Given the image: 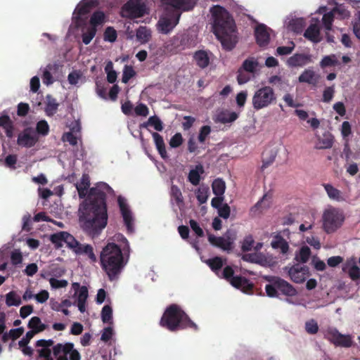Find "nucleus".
Returning a JSON list of instances; mask_svg holds the SVG:
<instances>
[{
	"label": "nucleus",
	"instance_id": "7ed1b4c3",
	"mask_svg": "<svg viewBox=\"0 0 360 360\" xmlns=\"http://www.w3.org/2000/svg\"><path fill=\"white\" fill-rule=\"evenodd\" d=\"M214 18L213 32L224 49L232 50L238 42L236 25L233 17L224 7L214 6L210 11Z\"/></svg>",
	"mask_w": 360,
	"mask_h": 360
},
{
	"label": "nucleus",
	"instance_id": "bf43d9fd",
	"mask_svg": "<svg viewBox=\"0 0 360 360\" xmlns=\"http://www.w3.org/2000/svg\"><path fill=\"white\" fill-rule=\"evenodd\" d=\"M305 330L307 333L311 335L316 334L319 330V326L314 319H311L306 322Z\"/></svg>",
	"mask_w": 360,
	"mask_h": 360
},
{
	"label": "nucleus",
	"instance_id": "f704fd0d",
	"mask_svg": "<svg viewBox=\"0 0 360 360\" xmlns=\"http://www.w3.org/2000/svg\"><path fill=\"white\" fill-rule=\"evenodd\" d=\"M238 117L236 112H221L217 116V120L220 123L226 124L234 122Z\"/></svg>",
	"mask_w": 360,
	"mask_h": 360
},
{
	"label": "nucleus",
	"instance_id": "052dcab7",
	"mask_svg": "<svg viewBox=\"0 0 360 360\" xmlns=\"http://www.w3.org/2000/svg\"><path fill=\"white\" fill-rule=\"evenodd\" d=\"M254 243L255 240L251 235L246 236L242 242L241 250L243 252L250 251L254 245Z\"/></svg>",
	"mask_w": 360,
	"mask_h": 360
},
{
	"label": "nucleus",
	"instance_id": "2eb2a0df",
	"mask_svg": "<svg viewBox=\"0 0 360 360\" xmlns=\"http://www.w3.org/2000/svg\"><path fill=\"white\" fill-rule=\"evenodd\" d=\"M72 288L75 290V295H77V307L80 312L84 313L86 311V302L88 298V289L86 286H80L79 283H72Z\"/></svg>",
	"mask_w": 360,
	"mask_h": 360
},
{
	"label": "nucleus",
	"instance_id": "3c124183",
	"mask_svg": "<svg viewBox=\"0 0 360 360\" xmlns=\"http://www.w3.org/2000/svg\"><path fill=\"white\" fill-rule=\"evenodd\" d=\"M271 198V195H269L268 193L264 194L262 198L260 200H259L253 207H252L251 211H254L255 210H259L262 207H268L269 206V200Z\"/></svg>",
	"mask_w": 360,
	"mask_h": 360
},
{
	"label": "nucleus",
	"instance_id": "0eeeda50",
	"mask_svg": "<svg viewBox=\"0 0 360 360\" xmlns=\"http://www.w3.org/2000/svg\"><path fill=\"white\" fill-rule=\"evenodd\" d=\"M276 96L270 86H264L255 91L252 97V105L255 110L268 107L276 101Z\"/></svg>",
	"mask_w": 360,
	"mask_h": 360
},
{
	"label": "nucleus",
	"instance_id": "774afa93",
	"mask_svg": "<svg viewBox=\"0 0 360 360\" xmlns=\"http://www.w3.org/2000/svg\"><path fill=\"white\" fill-rule=\"evenodd\" d=\"M183 143V137L180 133L175 134L169 141V145L172 148H178Z\"/></svg>",
	"mask_w": 360,
	"mask_h": 360
},
{
	"label": "nucleus",
	"instance_id": "f8f14e48",
	"mask_svg": "<svg viewBox=\"0 0 360 360\" xmlns=\"http://www.w3.org/2000/svg\"><path fill=\"white\" fill-rule=\"evenodd\" d=\"M38 140L35 131L32 128L27 127L18 134L17 143L22 147L32 148Z\"/></svg>",
	"mask_w": 360,
	"mask_h": 360
},
{
	"label": "nucleus",
	"instance_id": "a878e982",
	"mask_svg": "<svg viewBox=\"0 0 360 360\" xmlns=\"http://www.w3.org/2000/svg\"><path fill=\"white\" fill-rule=\"evenodd\" d=\"M323 186L328 196V198L331 200L341 202L344 201L345 198L342 195V192L338 188H335L330 184H323Z\"/></svg>",
	"mask_w": 360,
	"mask_h": 360
},
{
	"label": "nucleus",
	"instance_id": "de8ad7c7",
	"mask_svg": "<svg viewBox=\"0 0 360 360\" xmlns=\"http://www.w3.org/2000/svg\"><path fill=\"white\" fill-rule=\"evenodd\" d=\"M65 231H60L53 233L50 237V240L54 244L56 248L63 247V243L64 242Z\"/></svg>",
	"mask_w": 360,
	"mask_h": 360
},
{
	"label": "nucleus",
	"instance_id": "0e129e2a",
	"mask_svg": "<svg viewBox=\"0 0 360 360\" xmlns=\"http://www.w3.org/2000/svg\"><path fill=\"white\" fill-rule=\"evenodd\" d=\"M291 46H278L276 49V53L279 56H285L290 54L295 49V45L293 41H290Z\"/></svg>",
	"mask_w": 360,
	"mask_h": 360
},
{
	"label": "nucleus",
	"instance_id": "f3484780",
	"mask_svg": "<svg viewBox=\"0 0 360 360\" xmlns=\"http://www.w3.org/2000/svg\"><path fill=\"white\" fill-rule=\"evenodd\" d=\"M311 61L310 55L305 53H295L288 59L287 64L290 67H302Z\"/></svg>",
	"mask_w": 360,
	"mask_h": 360
},
{
	"label": "nucleus",
	"instance_id": "8fccbe9b",
	"mask_svg": "<svg viewBox=\"0 0 360 360\" xmlns=\"http://www.w3.org/2000/svg\"><path fill=\"white\" fill-rule=\"evenodd\" d=\"M331 11L334 13V15H338V17L341 19H345L349 17V11H347L345 6L342 5L335 6Z\"/></svg>",
	"mask_w": 360,
	"mask_h": 360
},
{
	"label": "nucleus",
	"instance_id": "7c9ffc66",
	"mask_svg": "<svg viewBox=\"0 0 360 360\" xmlns=\"http://www.w3.org/2000/svg\"><path fill=\"white\" fill-rule=\"evenodd\" d=\"M27 327L31 329L34 334L41 333L46 329L47 326L43 323L38 316H33L28 322Z\"/></svg>",
	"mask_w": 360,
	"mask_h": 360
},
{
	"label": "nucleus",
	"instance_id": "4d7b16f0",
	"mask_svg": "<svg viewBox=\"0 0 360 360\" xmlns=\"http://www.w3.org/2000/svg\"><path fill=\"white\" fill-rule=\"evenodd\" d=\"M36 131L39 134L46 136L49 134V126L46 120H40L37 122Z\"/></svg>",
	"mask_w": 360,
	"mask_h": 360
},
{
	"label": "nucleus",
	"instance_id": "423d86ee",
	"mask_svg": "<svg viewBox=\"0 0 360 360\" xmlns=\"http://www.w3.org/2000/svg\"><path fill=\"white\" fill-rule=\"evenodd\" d=\"M322 219L324 231L327 233H332L341 227L345 215L340 209L330 207L323 212Z\"/></svg>",
	"mask_w": 360,
	"mask_h": 360
},
{
	"label": "nucleus",
	"instance_id": "c03bdc74",
	"mask_svg": "<svg viewBox=\"0 0 360 360\" xmlns=\"http://www.w3.org/2000/svg\"><path fill=\"white\" fill-rule=\"evenodd\" d=\"M64 243H65L67 247L71 249L74 252L75 250H77L81 244L72 235L66 231H65Z\"/></svg>",
	"mask_w": 360,
	"mask_h": 360
},
{
	"label": "nucleus",
	"instance_id": "6ab92c4d",
	"mask_svg": "<svg viewBox=\"0 0 360 360\" xmlns=\"http://www.w3.org/2000/svg\"><path fill=\"white\" fill-rule=\"evenodd\" d=\"M98 3L97 0H83L77 6L75 12L78 15V18L89 13L92 9L98 6Z\"/></svg>",
	"mask_w": 360,
	"mask_h": 360
},
{
	"label": "nucleus",
	"instance_id": "a211bd4d",
	"mask_svg": "<svg viewBox=\"0 0 360 360\" xmlns=\"http://www.w3.org/2000/svg\"><path fill=\"white\" fill-rule=\"evenodd\" d=\"M304 37L313 43H319L322 38L319 25L317 23L311 24L304 31Z\"/></svg>",
	"mask_w": 360,
	"mask_h": 360
},
{
	"label": "nucleus",
	"instance_id": "b1692460",
	"mask_svg": "<svg viewBox=\"0 0 360 360\" xmlns=\"http://www.w3.org/2000/svg\"><path fill=\"white\" fill-rule=\"evenodd\" d=\"M59 103L51 95L48 94L45 101V112L47 116H53L58 110Z\"/></svg>",
	"mask_w": 360,
	"mask_h": 360
},
{
	"label": "nucleus",
	"instance_id": "72a5a7b5",
	"mask_svg": "<svg viewBox=\"0 0 360 360\" xmlns=\"http://www.w3.org/2000/svg\"><path fill=\"white\" fill-rule=\"evenodd\" d=\"M136 39L141 44L147 43L151 38V31L146 27L141 26L136 30Z\"/></svg>",
	"mask_w": 360,
	"mask_h": 360
},
{
	"label": "nucleus",
	"instance_id": "e433bc0d",
	"mask_svg": "<svg viewBox=\"0 0 360 360\" xmlns=\"http://www.w3.org/2000/svg\"><path fill=\"white\" fill-rule=\"evenodd\" d=\"M105 15L101 11H95L91 16L89 23L91 27L96 28L97 26L101 25L105 22Z\"/></svg>",
	"mask_w": 360,
	"mask_h": 360
},
{
	"label": "nucleus",
	"instance_id": "aec40b11",
	"mask_svg": "<svg viewBox=\"0 0 360 360\" xmlns=\"http://www.w3.org/2000/svg\"><path fill=\"white\" fill-rule=\"evenodd\" d=\"M229 283L232 286L245 292L251 291L253 288V284L248 278L240 276H234Z\"/></svg>",
	"mask_w": 360,
	"mask_h": 360
},
{
	"label": "nucleus",
	"instance_id": "6e6d98bb",
	"mask_svg": "<svg viewBox=\"0 0 360 360\" xmlns=\"http://www.w3.org/2000/svg\"><path fill=\"white\" fill-rule=\"evenodd\" d=\"M112 68V62H109L105 68L107 73V80L109 83L113 84L117 79V72L113 70H109Z\"/></svg>",
	"mask_w": 360,
	"mask_h": 360
},
{
	"label": "nucleus",
	"instance_id": "864d4df0",
	"mask_svg": "<svg viewBox=\"0 0 360 360\" xmlns=\"http://www.w3.org/2000/svg\"><path fill=\"white\" fill-rule=\"evenodd\" d=\"M242 259L245 262L262 264V256L257 253H247L242 256Z\"/></svg>",
	"mask_w": 360,
	"mask_h": 360
},
{
	"label": "nucleus",
	"instance_id": "338daca9",
	"mask_svg": "<svg viewBox=\"0 0 360 360\" xmlns=\"http://www.w3.org/2000/svg\"><path fill=\"white\" fill-rule=\"evenodd\" d=\"M49 283H50L51 288H55V289L65 288L68 284V283L66 280H64V279L58 280L54 278H51L49 279Z\"/></svg>",
	"mask_w": 360,
	"mask_h": 360
},
{
	"label": "nucleus",
	"instance_id": "58836bf2",
	"mask_svg": "<svg viewBox=\"0 0 360 360\" xmlns=\"http://www.w3.org/2000/svg\"><path fill=\"white\" fill-rule=\"evenodd\" d=\"M273 248L281 250V253L286 254L289 250L288 242L281 236H277L276 240L271 242Z\"/></svg>",
	"mask_w": 360,
	"mask_h": 360
},
{
	"label": "nucleus",
	"instance_id": "473e14b6",
	"mask_svg": "<svg viewBox=\"0 0 360 360\" xmlns=\"http://www.w3.org/2000/svg\"><path fill=\"white\" fill-rule=\"evenodd\" d=\"M73 347L74 344L72 342H66L65 344L58 343L53 347V354L55 356L58 357L61 353L67 356Z\"/></svg>",
	"mask_w": 360,
	"mask_h": 360
},
{
	"label": "nucleus",
	"instance_id": "ddd939ff",
	"mask_svg": "<svg viewBox=\"0 0 360 360\" xmlns=\"http://www.w3.org/2000/svg\"><path fill=\"white\" fill-rule=\"evenodd\" d=\"M266 280L274 284L278 290L285 295L292 297L297 294L296 289L288 281L280 277L270 276Z\"/></svg>",
	"mask_w": 360,
	"mask_h": 360
},
{
	"label": "nucleus",
	"instance_id": "39448f33",
	"mask_svg": "<svg viewBox=\"0 0 360 360\" xmlns=\"http://www.w3.org/2000/svg\"><path fill=\"white\" fill-rule=\"evenodd\" d=\"M160 326L171 332H176L186 328L198 330V326L189 318L188 314L176 304H172L165 310Z\"/></svg>",
	"mask_w": 360,
	"mask_h": 360
},
{
	"label": "nucleus",
	"instance_id": "c756f323",
	"mask_svg": "<svg viewBox=\"0 0 360 360\" xmlns=\"http://www.w3.org/2000/svg\"><path fill=\"white\" fill-rule=\"evenodd\" d=\"M152 136L154 139L155 146L161 158L162 159L167 158L168 156L162 136L158 132H152Z\"/></svg>",
	"mask_w": 360,
	"mask_h": 360
},
{
	"label": "nucleus",
	"instance_id": "cd10ccee",
	"mask_svg": "<svg viewBox=\"0 0 360 360\" xmlns=\"http://www.w3.org/2000/svg\"><path fill=\"white\" fill-rule=\"evenodd\" d=\"M204 172V167L202 165H196L195 168L191 169L188 173V181L193 186H198L200 181V174H202Z\"/></svg>",
	"mask_w": 360,
	"mask_h": 360
},
{
	"label": "nucleus",
	"instance_id": "a18cd8bd",
	"mask_svg": "<svg viewBox=\"0 0 360 360\" xmlns=\"http://www.w3.org/2000/svg\"><path fill=\"white\" fill-rule=\"evenodd\" d=\"M136 75V72L131 65H126L124 67L122 82L127 84L132 77Z\"/></svg>",
	"mask_w": 360,
	"mask_h": 360
},
{
	"label": "nucleus",
	"instance_id": "dca6fc26",
	"mask_svg": "<svg viewBox=\"0 0 360 360\" xmlns=\"http://www.w3.org/2000/svg\"><path fill=\"white\" fill-rule=\"evenodd\" d=\"M256 42L259 46H266L270 41V34L267 27L264 24L258 25L255 29Z\"/></svg>",
	"mask_w": 360,
	"mask_h": 360
},
{
	"label": "nucleus",
	"instance_id": "a19ab883",
	"mask_svg": "<svg viewBox=\"0 0 360 360\" xmlns=\"http://www.w3.org/2000/svg\"><path fill=\"white\" fill-rule=\"evenodd\" d=\"M258 65L257 60L252 57L245 60L243 63L241 68H240L242 71L245 70L248 72L253 73Z\"/></svg>",
	"mask_w": 360,
	"mask_h": 360
},
{
	"label": "nucleus",
	"instance_id": "5701e85b",
	"mask_svg": "<svg viewBox=\"0 0 360 360\" xmlns=\"http://www.w3.org/2000/svg\"><path fill=\"white\" fill-rule=\"evenodd\" d=\"M76 255H84L87 256L91 262L94 263L97 261V257L94 252V248L89 244H80L77 250H75Z\"/></svg>",
	"mask_w": 360,
	"mask_h": 360
},
{
	"label": "nucleus",
	"instance_id": "f03ea898",
	"mask_svg": "<svg viewBox=\"0 0 360 360\" xmlns=\"http://www.w3.org/2000/svg\"><path fill=\"white\" fill-rule=\"evenodd\" d=\"M117 240L122 241L121 248L114 243H108L102 250L100 255L101 266L110 281L117 278L127 263L124 254L129 253L130 248L127 239L122 234L117 236Z\"/></svg>",
	"mask_w": 360,
	"mask_h": 360
},
{
	"label": "nucleus",
	"instance_id": "4c0bfd02",
	"mask_svg": "<svg viewBox=\"0 0 360 360\" xmlns=\"http://www.w3.org/2000/svg\"><path fill=\"white\" fill-rule=\"evenodd\" d=\"M310 255V248L307 245L302 246L300 249L299 252L295 255V259L299 262L306 263L309 260Z\"/></svg>",
	"mask_w": 360,
	"mask_h": 360
},
{
	"label": "nucleus",
	"instance_id": "13d9d810",
	"mask_svg": "<svg viewBox=\"0 0 360 360\" xmlns=\"http://www.w3.org/2000/svg\"><path fill=\"white\" fill-rule=\"evenodd\" d=\"M116 30L112 27H108L104 32V39L110 42H114L117 39Z\"/></svg>",
	"mask_w": 360,
	"mask_h": 360
},
{
	"label": "nucleus",
	"instance_id": "4be33fe9",
	"mask_svg": "<svg viewBox=\"0 0 360 360\" xmlns=\"http://www.w3.org/2000/svg\"><path fill=\"white\" fill-rule=\"evenodd\" d=\"M319 77L315 72L311 69H306L299 76L298 81L301 83H307L309 84L316 85L318 82Z\"/></svg>",
	"mask_w": 360,
	"mask_h": 360
},
{
	"label": "nucleus",
	"instance_id": "49530a36",
	"mask_svg": "<svg viewBox=\"0 0 360 360\" xmlns=\"http://www.w3.org/2000/svg\"><path fill=\"white\" fill-rule=\"evenodd\" d=\"M334 18L335 15L332 11L328 12L323 15L322 23L326 31H330L332 30Z\"/></svg>",
	"mask_w": 360,
	"mask_h": 360
},
{
	"label": "nucleus",
	"instance_id": "e2e57ef3",
	"mask_svg": "<svg viewBox=\"0 0 360 360\" xmlns=\"http://www.w3.org/2000/svg\"><path fill=\"white\" fill-rule=\"evenodd\" d=\"M211 132V127L208 125L202 126L198 136V139L200 143H204L207 137Z\"/></svg>",
	"mask_w": 360,
	"mask_h": 360
},
{
	"label": "nucleus",
	"instance_id": "9d476101",
	"mask_svg": "<svg viewBox=\"0 0 360 360\" xmlns=\"http://www.w3.org/2000/svg\"><path fill=\"white\" fill-rule=\"evenodd\" d=\"M285 270L288 271L290 279L296 283H302L309 275V267L301 266L299 264H294L290 267L285 266Z\"/></svg>",
	"mask_w": 360,
	"mask_h": 360
},
{
	"label": "nucleus",
	"instance_id": "1a4fd4ad",
	"mask_svg": "<svg viewBox=\"0 0 360 360\" xmlns=\"http://www.w3.org/2000/svg\"><path fill=\"white\" fill-rule=\"evenodd\" d=\"M122 10L130 18L143 17L146 13V6L142 0H129L126 3Z\"/></svg>",
	"mask_w": 360,
	"mask_h": 360
},
{
	"label": "nucleus",
	"instance_id": "37998d69",
	"mask_svg": "<svg viewBox=\"0 0 360 360\" xmlns=\"http://www.w3.org/2000/svg\"><path fill=\"white\" fill-rule=\"evenodd\" d=\"M22 303L19 295L14 291H11L6 295V304L8 307L19 306Z\"/></svg>",
	"mask_w": 360,
	"mask_h": 360
},
{
	"label": "nucleus",
	"instance_id": "393cba45",
	"mask_svg": "<svg viewBox=\"0 0 360 360\" xmlns=\"http://www.w3.org/2000/svg\"><path fill=\"white\" fill-rule=\"evenodd\" d=\"M193 59L196 65L202 69L207 68L210 64V58L207 53L204 50L195 52Z\"/></svg>",
	"mask_w": 360,
	"mask_h": 360
},
{
	"label": "nucleus",
	"instance_id": "603ef678",
	"mask_svg": "<svg viewBox=\"0 0 360 360\" xmlns=\"http://www.w3.org/2000/svg\"><path fill=\"white\" fill-rule=\"evenodd\" d=\"M338 64V60L335 59V55L324 56L320 62V66L322 68L326 67L335 66Z\"/></svg>",
	"mask_w": 360,
	"mask_h": 360
},
{
	"label": "nucleus",
	"instance_id": "79ce46f5",
	"mask_svg": "<svg viewBox=\"0 0 360 360\" xmlns=\"http://www.w3.org/2000/svg\"><path fill=\"white\" fill-rule=\"evenodd\" d=\"M206 263L212 269V271H213L216 274H218V271H219L224 265L222 258L217 256L209 259L208 260H207Z\"/></svg>",
	"mask_w": 360,
	"mask_h": 360
},
{
	"label": "nucleus",
	"instance_id": "4468645a",
	"mask_svg": "<svg viewBox=\"0 0 360 360\" xmlns=\"http://www.w3.org/2000/svg\"><path fill=\"white\" fill-rule=\"evenodd\" d=\"M117 203L120 209L124 222L127 226L128 232L133 231V217L131 212L126 202L125 198L119 196L117 198Z\"/></svg>",
	"mask_w": 360,
	"mask_h": 360
},
{
	"label": "nucleus",
	"instance_id": "69168bd1",
	"mask_svg": "<svg viewBox=\"0 0 360 360\" xmlns=\"http://www.w3.org/2000/svg\"><path fill=\"white\" fill-rule=\"evenodd\" d=\"M335 89L333 86L326 87L323 93L322 101L329 103L333 98Z\"/></svg>",
	"mask_w": 360,
	"mask_h": 360
},
{
	"label": "nucleus",
	"instance_id": "2f4dec72",
	"mask_svg": "<svg viewBox=\"0 0 360 360\" xmlns=\"http://www.w3.org/2000/svg\"><path fill=\"white\" fill-rule=\"evenodd\" d=\"M148 126H152L158 131L163 130V124L160 119L153 115L148 118V121L140 124V128H147Z\"/></svg>",
	"mask_w": 360,
	"mask_h": 360
},
{
	"label": "nucleus",
	"instance_id": "9b49d317",
	"mask_svg": "<svg viewBox=\"0 0 360 360\" xmlns=\"http://www.w3.org/2000/svg\"><path fill=\"white\" fill-rule=\"evenodd\" d=\"M325 338L336 346L349 347L352 345L350 337L340 333L336 328H329L326 332Z\"/></svg>",
	"mask_w": 360,
	"mask_h": 360
},
{
	"label": "nucleus",
	"instance_id": "412c9836",
	"mask_svg": "<svg viewBox=\"0 0 360 360\" xmlns=\"http://www.w3.org/2000/svg\"><path fill=\"white\" fill-rule=\"evenodd\" d=\"M333 143L334 136L329 132H325L322 136L317 137L315 148L319 150L329 149L333 147Z\"/></svg>",
	"mask_w": 360,
	"mask_h": 360
},
{
	"label": "nucleus",
	"instance_id": "c85d7f7f",
	"mask_svg": "<svg viewBox=\"0 0 360 360\" xmlns=\"http://www.w3.org/2000/svg\"><path fill=\"white\" fill-rule=\"evenodd\" d=\"M0 127L5 130L7 137L12 138L13 136V123L8 115H4L0 116Z\"/></svg>",
	"mask_w": 360,
	"mask_h": 360
},
{
	"label": "nucleus",
	"instance_id": "6e6552de",
	"mask_svg": "<svg viewBox=\"0 0 360 360\" xmlns=\"http://www.w3.org/2000/svg\"><path fill=\"white\" fill-rule=\"evenodd\" d=\"M235 239L236 234L231 230H228L222 237L208 234V241L210 244L225 251H231L233 248Z\"/></svg>",
	"mask_w": 360,
	"mask_h": 360
},
{
	"label": "nucleus",
	"instance_id": "680f3d73",
	"mask_svg": "<svg viewBox=\"0 0 360 360\" xmlns=\"http://www.w3.org/2000/svg\"><path fill=\"white\" fill-rule=\"evenodd\" d=\"M196 198L200 204H204L208 198V188H199L196 193Z\"/></svg>",
	"mask_w": 360,
	"mask_h": 360
},
{
	"label": "nucleus",
	"instance_id": "5fc2aeb1",
	"mask_svg": "<svg viewBox=\"0 0 360 360\" xmlns=\"http://www.w3.org/2000/svg\"><path fill=\"white\" fill-rule=\"evenodd\" d=\"M96 33V28L89 27L86 32L82 34V41L84 44H89L93 38L95 37Z\"/></svg>",
	"mask_w": 360,
	"mask_h": 360
},
{
	"label": "nucleus",
	"instance_id": "09e8293b",
	"mask_svg": "<svg viewBox=\"0 0 360 360\" xmlns=\"http://www.w3.org/2000/svg\"><path fill=\"white\" fill-rule=\"evenodd\" d=\"M101 319L103 323H110L112 319V309L110 306L105 305L101 311Z\"/></svg>",
	"mask_w": 360,
	"mask_h": 360
},
{
	"label": "nucleus",
	"instance_id": "f257e3e1",
	"mask_svg": "<svg viewBox=\"0 0 360 360\" xmlns=\"http://www.w3.org/2000/svg\"><path fill=\"white\" fill-rule=\"evenodd\" d=\"M79 198H85L79 208V220L83 231L89 236H98L108 224L107 194L113 189L106 183L100 182L90 188V177L83 174L79 183L75 184Z\"/></svg>",
	"mask_w": 360,
	"mask_h": 360
},
{
	"label": "nucleus",
	"instance_id": "bb28decb",
	"mask_svg": "<svg viewBox=\"0 0 360 360\" xmlns=\"http://www.w3.org/2000/svg\"><path fill=\"white\" fill-rule=\"evenodd\" d=\"M342 271L347 273L352 280H360V269L356 264L347 262L342 266Z\"/></svg>",
	"mask_w": 360,
	"mask_h": 360
},
{
	"label": "nucleus",
	"instance_id": "ea45409f",
	"mask_svg": "<svg viewBox=\"0 0 360 360\" xmlns=\"http://www.w3.org/2000/svg\"><path fill=\"white\" fill-rule=\"evenodd\" d=\"M212 191L217 196H222L226 190V184L221 179L214 180L212 184Z\"/></svg>",
	"mask_w": 360,
	"mask_h": 360
},
{
	"label": "nucleus",
	"instance_id": "c9c22d12",
	"mask_svg": "<svg viewBox=\"0 0 360 360\" xmlns=\"http://www.w3.org/2000/svg\"><path fill=\"white\" fill-rule=\"evenodd\" d=\"M170 196L172 200H174L176 205L181 207L184 205V197L180 188L176 185H172L170 189Z\"/></svg>",
	"mask_w": 360,
	"mask_h": 360
},
{
	"label": "nucleus",
	"instance_id": "20e7f679",
	"mask_svg": "<svg viewBox=\"0 0 360 360\" xmlns=\"http://www.w3.org/2000/svg\"><path fill=\"white\" fill-rule=\"evenodd\" d=\"M198 0H160L163 16L158 21L159 30L167 34L179 23L184 12L193 9Z\"/></svg>",
	"mask_w": 360,
	"mask_h": 360
}]
</instances>
